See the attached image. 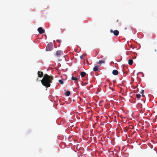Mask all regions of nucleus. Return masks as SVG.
I'll return each instance as SVG.
<instances>
[{
    "mask_svg": "<svg viewBox=\"0 0 157 157\" xmlns=\"http://www.w3.org/2000/svg\"><path fill=\"white\" fill-rule=\"evenodd\" d=\"M53 79L52 75L49 76L47 74H45L41 82L42 85L48 88L50 86V83L52 82V81Z\"/></svg>",
    "mask_w": 157,
    "mask_h": 157,
    "instance_id": "f257e3e1",
    "label": "nucleus"
},
{
    "mask_svg": "<svg viewBox=\"0 0 157 157\" xmlns=\"http://www.w3.org/2000/svg\"><path fill=\"white\" fill-rule=\"evenodd\" d=\"M145 100L144 99H136V103L139 106H141V105L145 103Z\"/></svg>",
    "mask_w": 157,
    "mask_h": 157,
    "instance_id": "f03ea898",
    "label": "nucleus"
},
{
    "mask_svg": "<svg viewBox=\"0 0 157 157\" xmlns=\"http://www.w3.org/2000/svg\"><path fill=\"white\" fill-rule=\"evenodd\" d=\"M53 48V44L52 43L48 44L47 46L46 50L47 51L52 50Z\"/></svg>",
    "mask_w": 157,
    "mask_h": 157,
    "instance_id": "7ed1b4c3",
    "label": "nucleus"
},
{
    "mask_svg": "<svg viewBox=\"0 0 157 157\" xmlns=\"http://www.w3.org/2000/svg\"><path fill=\"white\" fill-rule=\"evenodd\" d=\"M56 56L58 57L61 56H63V53L62 51L61 50L57 51L56 53Z\"/></svg>",
    "mask_w": 157,
    "mask_h": 157,
    "instance_id": "20e7f679",
    "label": "nucleus"
},
{
    "mask_svg": "<svg viewBox=\"0 0 157 157\" xmlns=\"http://www.w3.org/2000/svg\"><path fill=\"white\" fill-rule=\"evenodd\" d=\"M138 105L137 104V107L138 108V110L141 113H143L144 110V108H143L142 107V105H141V106L139 105L138 106Z\"/></svg>",
    "mask_w": 157,
    "mask_h": 157,
    "instance_id": "39448f33",
    "label": "nucleus"
},
{
    "mask_svg": "<svg viewBox=\"0 0 157 157\" xmlns=\"http://www.w3.org/2000/svg\"><path fill=\"white\" fill-rule=\"evenodd\" d=\"M110 32L111 33H113L114 35L117 36L119 35V32L117 30H115L113 31L111 29Z\"/></svg>",
    "mask_w": 157,
    "mask_h": 157,
    "instance_id": "423d86ee",
    "label": "nucleus"
},
{
    "mask_svg": "<svg viewBox=\"0 0 157 157\" xmlns=\"http://www.w3.org/2000/svg\"><path fill=\"white\" fill-rule=\"evenodd\" d=\"M38 31L40 34H43L44 33V30L41 27L39 28L38 29Z\"/></svg>",
    "mask_w": 157,
    "mask_h": 157,
    "instance_id": "0eeeda50",
    "label": "nucleus"
},
{
    "mask_svg": "<svg viewBox=\"0 0 157 157\" xmlns=\"http://www.w3.org/2000/svg\"><path fill=\"white\" fill-rule=\"evenodd\" d=\"M136 99H129V101L132 104L136 103Z\"/></svg>",
    "mask_w": 157,
    "mask_h": 157,
    "instance_id": "6e6552de",
    "label": "nucleus"
},
{
    "mask_svg": "<svg viewBox=\"0 0 157 157\" xmlns=\"http://www.w3.org/2000/svg\"><path fill=\"white\" fill-rule=\"evenodd\" d=\"M105 58H103L101 60H100L99 62L97 63L98 64H101L102 63H105Z\"/></svg>",
    "mask_w": 157,
    "mask_h": 157,
    "instance_id": "1a4fd4ad",
    "label": "nucleus"
},
{
    "mask_svg": "<svg viewBox=\"0 0 157 157\" xmlns=\"http://www.w3.org/2000/svg\"><path fill=\"white\" fill-rule=\"evenodd\" d=\"M38 75L39 77H41L43 75V72L42 71H38Z\"/></svg>",
    "mask_w": 157,
    "mask_h": 157,
    "instance_id": "9d476101",
    "label": "nucleus"
},
{
    "mask_svg": "<svg viewBox=\"0 0 157 157\" xmlns=\"http://www.w3.org/2000/svg\"><path fill=\"white\" fill-rule=\"evenodd\" d=\"M112 73L113 75H116L118 74V72L117 70H114L113 71Z\"/></svg>",
    "mask_w": 157,
    "mask_h": 157,
    "instance_id": "9b49d317",
    "label": "nucleus"
},
{
    "mask_svg": "<svg viewBox=\"0 0 157 157\" xmlns=\"http://www.w3.org/2000/svg\"><path fill=\"white\" fill-rule=\"evenodd\" d=\"M71 99H65L64 101L67 104H69L71 102Z\"/></svg>",
    "mask_w": 157,
    "mask_h": 157,
    "instance_id": "f8f14e48",
    "label": "nucleus"
},
{
    "mask_svg": "<svg viewBox=\"0 0 157 157\" xmlns=\"http://www.w3.org/2000/svg\"><path fill=\"white\" fill-rule=\"evenodd\" d=\"M98 70V66L97 65L94 66L93 68V71H97Z\"/></svg>",
    "mask_w": 157,
    "mask_h": 157,
    "instance_id": "ddd939ff",
    "label": "nucleus"
},
{
    "mask_svg": "<svg viewBox=\"0 0 157 157\" xmlns=\"http://www.w3.org/2000/svg\"><path fill=\"white\" fill-rule=\"evenodd\" d=\"M86 73L84 72H82L80 73V75L82 77H84L86 75Z\"/></svg>",
    "mask_w": 157,
    "mask_h": 157,
    "instance_id": "4468645a",
    "label": "nucleus"
},
{
    "mask_svg": "<svg viewBox=\"0 0 157 157\" xmlns=\"http://www.w3.org/2000/svg\"><path fill=\"white\" fill-rule=\"evenodd\" d=\"M70 91H67L65 92V95L67 96H68L70 95Z\"/></svg>",
    "mask_w": 157,
    "mask_h": 157,
    "instance_id": "2eb2a0df",
    "label": "nucleus"
},
{
    "mask_svg": "<svg viewBox=\"0 0 157 157\" xmlns=\"http://www.w3.org/2000/svg\"><path fill=\"white\" fill-rule=\"evenodd\" d=\"M133 61L132 59H129L128 61V63L130 65H132L133 63Z\"/></svg>",
    "mask_w": 157,
    "mask_h": 157,
    "instance_id": "dca6fc26",
    "label": "nucleus"
},
{
    "mask_svg": "<svg viewBox=\"0 0 157 157\" xmlns=\"http://www.w3.org/2000/svg\"><path fill=\"white\" fill-rule=\"evenodd\" d=\"M71 79L72 80L74 81H77L78 80V78H77L73 76L71 77Z\"/></svg>",
    "mask_w": 157,
    "mask_h": 157,
    "instance_id": "f3484780",
    "label": "nucleus"
},
{
    "mask_svg": "<svg viewBox=\"0 0 157 157\" xmlns=\"http://www.w3.org/2000/svg\"><path fill=\"white\" fill-rule=\"evenodd\" d=\"M144 90H141V91L140 92V94H142V96L143 97H145V96L144 95Z\"/></svg>",
    "mask_w": 157,
    "mask_h": 157,
    "instance_id": "a211bd4d",
    "label": "nucleus"
},
{
    "mask_svg": "<svg viewBox=\"0 0 157 157\" xmlns=\"http://www.w3.org/2000/svg\"><path fill=\"white\" fill-rule=\"evenodd\" d=\"M136 96L137 98H140L141 97V95L139 94H136Z\"/></svg>",
    "mask_w": 157,
    "mask_h": 157,
    "instance_id": "6ab92c4d",
    "label": "nucleus"
},
{
    "mask_svg": "<svg viewBox=\"0 0 157 157\" xmlns=\"http://www.w3.org/2000/svg\"><path fill=\"white\" fill-rule=\"evenodd\" d=\"M59 82L61 84H63V81L62 80H59Z\"/></svg>",
    "mask_w": 157,
    "mask_h": 157,
    "instance_id": "aec40b11",
    "label": "nucleus"
},
{
    "mask_svg": "<svg viewBox=\"0 0 157 157\" xmlns=\"http://www.w3.org/2000/svg\"><path fill=\"white\" fill-rule=\"evenodd\" d=\"M104 102V101L102 100V101H99V105H102L101 104V103L102 102Z\"/></svg>",
    "mask_w": 157,
    "mask_h": 157,
    "instance_id": "412c9836",
    "label": "nucleus"
},
{
    "mask_svg": "<svg viewBox=\"0 0 157 157\" xmlns=\"http://www.w3.org/2000/svg\"><path fill=\"white\" fill-rule=\"evenodd\" d=\"M128 130V129L127 128H126L124 129V131L125 132H127Z\"/></svg>",
    "mask_w": 157,
    "mask_h": 157,
    "instance_id": "4be33fe9",
    "label": "nucleus"
},
{
    "mask_svg": "<svg viewBox=\"0 0 157 157\" xmlns=\"http://www.w3.org/2000/svg\"><path fill=\"white\" fill-rule=\"evenodd\" d=\"M57 41L59 43H60L61 42V41L60 40H57Z\"/></svg>",
    "mask_w": 157,
    "mask_h": 157,
    "instance_id": "5701e85b",
    "label": "nucleus"
},
{
    "mask_svg": "<svg viewBox=\"0 0 157 157\" xmlns=\"http://www.w3.org/2000/svg\"><path fill=\"white\" fill-rule=\"evenodd\" d=\"M80 59H83V56H82H82H80Z\"/></svg>",
    "mask_w": 157,
    "mask_h": 157,
    "instance_id": "b1692460",
    "label": "nucleus"
},
{
    "mask_svg": "<svg viewBox=\"0 0 157 157\" xmlns=\"http://www.w3.org/2000/svg\"><path fill=\"white\" fill-rule=\"evenodd\" d=\"M61 30L62 31V30H63V31H64V29H61Z\"/></svg>",
    "mask_w": 157,
    "mask_h": 157,
    "instance_id": "393cba45",
    "label": "nucleus"
},
{
    "mask_svg": "<svg viewBox=\"0 0 157 157\" xmlns=\"http://www.w3.org/2000/svg\"><path fill=\"white\" fill-rule=\"evenodd\" d=\"M74 101H75V100H74V99H73V102H74Z\"/></svg>",
    "mask_w": 157,
    "mask_h": 157,
    "instance_id": "a878e982",
    "label": "nucleus"
},
{
    "mask_svg": "<svg viewBox=\"0 0 157 157\" xmlns=\"http://www.w3.org/2000/svg\"><path fill=\"white\" fill-rule=\"evenodd\" d=\"M155 52H156L157 50L156 49H155Z\"/></svg>",
    "mask_w": 157,
    "mask_h": 157,
    "instance_id": "bb28decb",
    "label": "nucleus"
},
{
    "mask_svg": "<svg viewBox=\"0 0 157 157\" xmlns=\"http://www.w3.org/2000/svg\"><path fill=\"white\" fill-rule=\"evenodd\" d=\"M107 101V100H106V101H105V103H106L105 102H106Z\"/></svg>",
    "mask_w": 157,
    "mask_h": 157,
    "instance_id": "cd10ccee",
    "label": "nucleus"
},
{
    "mask_svg": "<svg viewBox=\"0 0 157 157\" xmlns=\"http://www.w3.org/2000/svg\"><path fill=\"white\" fill-rule=\"evenodd\" d=\"M148 101H151V100H150V99H149V100H148Z\"/></svg>",
    "mask_w": 157,
    "mask_h": 157,
    "instance_id": "c85d7f7f",
    "label": "nucleus"
},
{
    "mask_svg": "<svg viewBox=\"0 0 157 157\" xmlns=\"http://www.w3.org/2000/svg\"><path fill=\"white\" fill-rule=\"evenodd\" d=\"M157 101L156 102V103H157Z\"/></svg>",
    "mask_w": 157,
    "mask_h": 157,
    "instance_id": "c756f323",
    "label": "nucleus"
}]
</instances>
